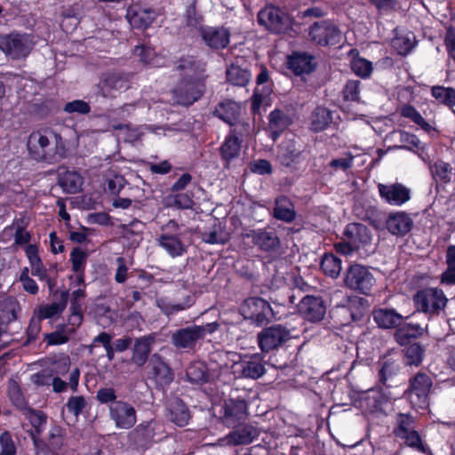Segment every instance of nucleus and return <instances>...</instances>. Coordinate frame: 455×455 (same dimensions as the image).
<instances>
[{
	"label": "nucleus",
	"mask_w": 455,
	"mask_h": 455,
	"mask_svg": "<svg viewBox=\"0 0 455 455\" xmlns=\"http://www.w3.org/2000/svg\"><path fill=\"white\" fill-rule=\"evenodd\" d=\"M27 147L29 156L36 161L53 164L60 162L67 155V148L62 137L51 128L31 132Z\"/></svg>",
	"instance_id": "1"
},
{
	"label": "nucleus",
	"mask_w": 455,
	"mask_h": 455,
	"mask_svg": "<svg viewBox=\"0 0 455 455\" xmlns=\"http://www.w3.org/2000/svg\"><path fill=\"white\" fill-rule=\"evenodd\" d=\"M415 310L423 313L428 320L445 315L448 299L443 291L437 287L419 290L412 297Z\"/></svg>",
	"instance_id": "2"
},
{
	"label": "nucleus",
	"mask_w": 455,
	"mask_h": 455,
	"mask_svg": "<svg viewBox=\"0 0 455 455\" xmlns=\"http://www.w3.org/2000/svg\"><path fill=\"white\" fill-rule=\"evenodd\" d=\"M219 327L220 324L217 322L183 327L172 332L171 343L177 349L193 351L206 335L213 333Z\"/></svg>",
	"instance_id": "3"
},
{
	"label": "nucleus",
	"mask_w": 455,
	"mask_h": 455,
	"mask_svg": "<svg viewBox=\"0 0 455 455\" xmlns=\"http://www.w3.org/2000/svg\"><path fill=\"white\" fill-rule=\"evenodd\" d=\"M36 43L31 34L12 32L0 37V49L13 60H24L31 53Z\"/></svg>",
	"instance_id": "4"
},
{
	"label": "nucleus",
	"mask_w": 455,
	"mask_h": 455,
	"mask_svg": "<svg viewBox=\"0 0 455 455\" xmlns=\"http://www.w3.org/2000/svg\"><path fill=\"white\" fill-rule=\"evenodd\" d=\"M258 22L273 34H286L292 29V18L274 4H267L258 13Z\"/></svg>",
	"instance_id": "5"
},
{
	"label": "nucleus",
	"mask_w": 455,
	"mask_h": 455,
	"mask_svg": "<svg viewBox=\"0 0 455 455\" xmlns=\"http://www.w3.org/2000/svg\"><path fill=\"white\" fill-rule=\"evenodd\" d=\"M241 312L245 319L257 326H263L276 319L268 301L259 297H250L241 305Z\"/></svg>",
	"instance_id": "6"
},
{
	"label": "nucleus",
	"mask_w": 455,
	"mask_h": 455,
	"mask_svg": "<svg viewBox=\"0 0 455 455\" xmlns=\"http://www.w3.org/2000/svg\"><path fill=\"white\" fill-rule=\"evenodd\" d=\"M375 282L370 269L360 264L351 265L344 277V283L347 288L364 295L371 293Z\"/></svg>",
	"instance_id": "7"
},
{
	"label": "nucleus",
	"mask_w": 455,
	"mask_h": 455,
	"mask_svg": "<svg viewBox=\"0 0 455 455\" xmlns=\"http://www.w3.org/2000/svg\"><path fill=\"white\" fill-rule=\"evenodd\" d=\"M291 331L282 324L264 328L257 335L258 345L263 353H269L291 339Z\"/></svg>",
	"instance_id": "8"
},
{
	"label": "nucleus",
	"mask_w": 455,
	"mask_h": 455,
	"mask_svg": "<svg viewBox=\"0 0 455 455\" xmlns=\"http://www.w3.org/2000/svg\"><path fill=\"white\" fill-rule=\"evenodd\" d=\"M310 40L317 45H336L340 43L342 32L332 21L326 20L315 22L310 28Z\"/></svg>",
	"instance_id": "9"
},
{
	"label": "nucleus",
	"mask_w": 455,
	"mask_h": 455,
	"mask_svg": "<svg viewBox=\"0 0 455 455\" xmlns=\"http://www.w3.org/2000/svg\"><path fill=\"white\" fill-rule=\"evenodd\" d=\"M432 379L425 372H418L410 379L409 388L405 394L414 408H425L428 404V394L432 387Z\"/></svg>",
	"instance_id": "10"
},
{
	"label": "nucleus",
	"mask_w": 455,
	"mask_h": 455,
	"mask_svg": "<svg viewBox=\"0 0 455 455\" xmlns=\"http://www.w3.org/2000/svg\"><path fill=\"white\" fill-rule=\"evenodd\" d=\"M146 369L147 378L157 387L168 386L174 379L172 370L158 353L151 355Z\"/></svg>",
	"instance_id": "11"
},
{
	"label": "nucleus",
	"mask_w": 455,
	"mask_h": 455,
	"mask_svg": "<svg viewBox=\"0 0 455 455\" xmlns=\"http://www.w3.org/2000/svg\"><path fill=\"white\" fill-rule=\"evenodd\" d=\"M204 89V83L200 79H181L173 89V94L177 103L189 106L201 98Z\"/></svg>",
	"instance_id": "12"
},
{
	"label": "nucleus",
	"mask_w": 455,
	"mask_h": 455,
	"mask_svg": "<svg viewBox=\"0 0 455 455\" xmlns=\"http://www.w3.org/2000/svg\"><path fill=\"white\" fill-rule=\"evenodd\" d=\"M109 418L117 428L130 429L137 421L134 407L127 402L118 400L108 406Z\"/></svg>",
	"instance_id": "13"
},
{
	"label": "nucleus",
	"mask_w": 455,
	"mask_h": 455,
	"mask_svg": "<svg viewBox=\"0 0 455 455\" xmlns=\"http://www.w3.org/2000/svg\"><path fill=\"white\" fill-rule=\"evenodd\" d=\"M232 367L235 376L241 379H258L266 373L265 364L257 355L235 361Z\"/></svg>",
	"instance_id": "14"
},
{
	"label": "nucleus",
	"mask_w": 455,
	"mask_h": 455,
	"mask_svg": "<svg viewBox=\"0 0 455 455\" xmlns=\"http://www.w3.org/2000/svg\"><path fill=\"white\" fill-rule=\"evenodd\" d=\"M243 237L251 239L253 245L265 252H275L281 246L276 233L265 228L250 229L243 234Z\"/></svg>",
	"instance_id": "15"
},
{
	"label": "nucleus",
	"mask_w": 455,
	"mask_h": 455,
	"mask_svg": "<svg viewBox=\"0 0 455 455\" xmlns=\"http://www.w3.org/2000/svg\"><path fill=\"white\" fill-rule=\"evenodd\" d=\"M299 312L304 319L312 323H317L323 319L326 307L321 297L307 295L300 300Z\"/></svg>",
	"instance_id": "16"
},
{
	"label": "nucleus",
	"mask_w": 455,
	"mask_h": 455,
	"mask_svg": "<svg viewBox=\"0 0 455 455\" xmlns=\"http://www.w3.org/2000/svg\"><path fill=\"white\" fill-rule=\"evenodd\" d=\"M206 63L194 56L181 57L177 62L175 68L180 72L182 79L201 80L204 83V72Z\"/></svg>",
	"instance_id": "17"
},
{
	"label": "nucleus",
	"mask_w": 455,
	"mask_h": 455,
	"mask_svg": "<svg viewBox=\"0 0 455 455\" xmlns=\"http://www.w3.org/2000/svg\"><path fill=\"white\" fill-rule=\"evenodd\" d=\"M380 197L387 204L400 206L411 199V190L402 183L379 184Z\"/></svg>",
	"instance_id": "18"
},
{
	"label": "nucleus",
	"mask_w": 455,
	"mask_h": 455,
	"mask_svg": "<svg viewBox=\"0 0 455 455\" xmlns=\"http://www.w3.org/2000/svg\"><path fill=\"white\" fill-rule=\"evenodd\" d=\"M156 343V335L149 334L135 339L132 349L131 361L137 367H142L149 361L150 354L154 344Z\"/></svg>",
	"instance_id": "19"
},
{
	"label": "nucleus",
	"mask_w": 455,
	"mask_h": 455,
	"mask_svg": "<svg viewBox=\"0 0 455 455\" xmlns=\"http://www.w3.org/2000/svg\"><path fill=\"white\" fill-rule=\"evenodd\" d=\"M222 410V422L228 427H235L246 418L247 405L243 400L226 401Z\"/></svg>",
	"instance_id": "20"
},
{
	"label": "nucleus",
	"mask_w": 455,
	"mask_h": 455,
	"mask_svg": "<svg viewBox=\"0 0 455 455\" xmlns=\"http://www.w3.org/2000/svg\"><path fill=\"white\" fill-rule=\"evenodd\" d=\"M127 88V76L119 73L106 74L99 83V93L104 98H114L118 92Z\"/></svg>",
	"instance_id": "21"
},
{
	"label": "nucleus",
	"mask_w": 455,
	"mask_h": 455,
	"mask_svg": "<svg viewBox=\"0 0 455 455\" xmlns=\"http://www.w3.org/2000/svg\"><path fill=\"white\" fill-rule=\"evenodd\" d=\"M391 138L400 142L399 145L395 146V148H403L412 151L416 153L424 162L427 161L424 152L425 147L422 145L421 141L416 135L404 131H397L391 134Z\"/></svg>",
	"instance_id": "22"
},
{
	"label": "nucleus",
	"mask_w": 455,
	"mask_h": 455,
	"mask_svg": "<svg viewBox=\"0 0 455 455\" xmlns=\"http://www.w3.org/2000/svg\"><path fill=\"white\" fill-rule=\"evenodd\" d=\"M227 436L226 441L230 445H245L253 442L259 436V431L251 425H237L233 427Z\"/></svg>",
	"instance_id": "23"
},
{
	"label": "nucleus",
	"mask_w": 455,
	"mask_h": 455,
	"mask_svg": "<svg viewBox=\"0 0 455 455\" xmlns=\"http://www.w3.org/2000/svg\"><path fill=\"white\" fill-rule=\"evenodd\" d=\"M345 236L352 242L356 249L365 247L371 243V234L369 228L361 223H350L347 226Z\"/></svg>",
	"instance_id": "24"
},
{
	"label": "nucleus",
	"mask_w": 455,
	"mask_h": 455,
	"mask_svg": "<svg viewBox=\"0 0 455 455\" xmlns=\"http://www.w3.org/2000/svg\"><path fill=\"white\" fill-rule=\"evenodd\" d=\"M204 42L211 48L223 49L229 44V32L223 28H204L201 29Z\"/></svg>",
	"instance_id": "25"
},
{
	"label": "nucleus",
	"mask_w": 455,
	"mask_h": 455,
	"mask_svg": "<svg viewBox=\"0 0 455 455\" xmlns=\"http://www.w3.org/2000/svg\"><path fill=\"white\" fill-rule=\"evenodd\" d=\"M242 131H238V127L235 126L232 131L231 134L228 136L221 145L220 150L222 159L227 164L235 158H237L240 155L242 140L239 139L238 134L243 135Z\"/></svg>",
	"instance_id": "26"
},
{
	"label": "nucleus",
	"mask_w": 455,
	"mask_h": 455,
	"mask_svg": "<svg viewBox=\"0 0 455 455\" xmlns=\"http://www.w3.org/2000/svg\"><path fill=\"white\" fill-rule=\"evenodd\" d=\"M288 67L297 75L309 74L315 68L314 56L307 52H293L288 57Z\"/></svg>",
	"instance_id": "27"
},
{
	"label": "nucleus",
	"mask_w": 455,
	"mask_h": 455,
	"mask_svg": "<svg viewBox=\"0 0 455 455\" xmlns=\"http://www.w3.org/2000/svg\"><path fill=\"white\" fill-rule=\"evenodd\" d=\"M386 225L392 235L403 236L411 231L413 220L405 212H395L389 214Z\"/></svg>",
	"instance_id": "28"
},
{
	"label": "nucleus",
	"mask_w": 455,
	"mask_h": 455,
	"mask_svg": "<svg viewBox=\"0 0 455 455\" xmlns=\"http://www.w3.org/2000/svg\"><path fill=\"white\" fill-rule=\"evenodd\" d=\"M302 150L294 140H289L283 141L278 147L277 160L284 167H291L299 162Z\"/></svg>",
	"instance_id": "29"
},
{
	"label": "nucleus",
	"mask_w": 455,
	"mask_h": 455,
	"mask_svg": "<svg viewBox=\"0 0 455 455\" xmlns=\"http://www.w3.org/2000/svg\"><path fill=\"white\" fill-rule=\"evenodd\" d=\"M167 417L170 421L178 427H185L191 418L188 406L179 398L169 402Z\"/></svg>",
	"instance_id": "30"
},
{
	"label": "nucleus",
	"mask_w": 455,
	"mask_h": 455,
	"mask_svg": "<svg viewBox=\"0 0 455 455\" xmlns=\"http://www.w3.org/2000/svg\"><path fill=\"white\" fill-rule=\"evenodd\" d=\"M127 17L134 28H147L156 20V12L151 8L132 7L128 10Z\"/></svg>",
	"instance_id": "31"
},
{
	"label": "nucleus",
	"mask_w": 455,
	"mask_h": 455,
	"mask_svg": "<svg viewBox=\"0 0 455 455\" xmlns=\"http://www.w3.org/2000/svg\"><path fill=\"white\" fill-rule=\"evenodd\" d=\"M373 319L379 327L392 329L401 324L403 316L392 308H378L373 311Z\"/></svg>",
	"instance_id": "32"
},
{
	"label": "nucleus",
	"mask_w": 455,
	"mask_h": 455,
	"mask_svg": "<svg viewBox=\"0 0 455 455\" xmlns=\"http://www.w3.org/2000/svg\"><path fill=\"white\" fill-rule=\"evenodd\" d=\"M268 121V130L273 140H276L280 134L291 124L289 116L280 109L273 110L269 115Z\"/></svg>",
	"instance_id": "33"
},
{
	"label": "nucleus",
	"mask_w": 455,
	"mask_h": 455,
	"mask_svg": "<svg viewBox=\"0 0 455 455\" xmlns=\"http://www.w3.org/2000/svg\"><path fill=\"white\" fill-rule=\"evenodd\" d=\"M159 245L172 257H179L186 252V246L177 235L163 233L157 238Z\"/></svg>",
	"instance_id": "34"
},
{
	"label": "nucleus",
	"mask_w": 455,
	"mask_h": 455,
	"mask_svg": "<svg viewBox=\"0 0 455 455\" xmlns=\"http://www.w3.org/2000/svg\"><path fill=\"white\" fill-rule=\"evenodd\" d=\"M273 216L276 220L286 223H291L295 220L296 212L294 210V205L288 197L281 196L275 199Z\"/></svg>",
	"instance_id": "35"
},
{
	"label": "nucleus",
	"mask_w": 455,
	"mask_h": 455,
	"mask_svg": "<svg viewBox=\"0 0 455 455\" xmlns=\"http://www.w3.org/2000/svg\"><path fill=\"white\" fill-rule=\"evenodd\" d=\"M426 330L427 327H422L419 324L406 323L395 331L394 339L399 345L405 346L408 345L411 339L421 337Z\"/></svg>",
	"instance_id": "36"
},
{
	"label": "nucleus",
	"mask_w": 455,
	"mask_h": 455,
	"mask_svg": "<svg viewBox=\"0 0 455 455\" xmlns=\"http://www.w3.org/2000/svg\"><path fill=\"white\" fill-rule=\"evenodd\" d=\"M239 111L240 108L235 101L227 100L217 105L214 115L231 126H235Z\"/></svg>",
	"instance_id": "37"
},
{
	"label": "nucleus",
	"mask_w": 455,
	"mask_h": 455,
	"mask_svg": "<svg viewBox=\"0 0 455 455\" xmlns=\"http://www.w3.org/2000/svg\"><path fill=\"white\" fill-rule=\"evenodd\" d=\"M331 122V112L326 108L317 107L310 116V129L315 132H323Z\"/></svg>",
	"instance_id": "38"
},
{
	"label": "nucleus",
	"mask_w": 455,
	"mask_h": 455,
	"mask_svg": "<svg viewBox=\"0 0 455 455\" xmlns=\"http://www.w3.org/2000/svg\"><path fill=\"white\" fill-rule=\"evenodd\" d=\"M186 376L193 384H203L209 380L210 374L206 364L201 361L189 363L186 370Z\"/></svg>",
	"instance_id": "39"
},
{
	"label": "nucleus",
	"mask_w": 455,
	"mask_h": 455,
	"mask_svg": "<svg viewBox=\"0 0 455 455\" xmlns=\"http://www.w3.org/2000/svg\"><path fill=\"white\" fill-rule=\"evenodd\" d=\"M68 297V291H61L59 301L52 302L39 308L38 317L40 319H47L60 315L67 307Z\"/></svg>",
	"instance_id": "40"
},
{
	"label": "nucleus",
	"mask_w": 455,
	"mask_h": 455,
	"mask_svg": "<svg viewBox=\"0 0 455 455\" xmlns=\"http://www.w3.org/2000/svg\"><path fill=\"white\" fill-rule=\"evenodd\" d=\"M194 304V297L188 295L184 301L181 303H173L165 299H158L156 306L167 316L176 314L177 312L183 311L190 307Z\"/></svg>",
	"instance_id": "41"
},
{
	"label": "nucleus",
	"mask_w": 455,
	"mask_h": 455,
	"mask_svg": "<svg viewBox=\"0 0 455 455\" xmlns=\"http://www.w3.org/2000/svg\"><path fill=\"white\" fill-rule=\"evenodd\" d=\"M83 184V179L76 172H65L59 179V185L68 194L77 193Z\"/></svg>",
	"instance_id": "42"
},
{
	"label": "nucleus",
	"mask_w": 455,
	"mask_h": 455,
	"mask_svg": "<svg viewBox=\"0 0 455 455\" xmlns=\"http://www.w3.org/2000/svg\"><path fill=\"white\" fill-rule=\"evenodd\" d=\"M433 179L438 183L447 184L451 181L452 167L449 163L437 160L429 166Z\"/></svg>",
	"instance_id": "43"
},
{
	"label": "nucleus",
	"mask_w": 455,
	"mask_h": 455,
	"mask_svg": "<svg viewBox=\"0 0 455 455\" xmlns=\"http://www.w3.org/2000/svg\"><path fill=\"white\" fill-rule=\"evenodd\" d=\"M395 36L392 39V47L400 55H407L414 46V36L412 33L398 34L397 29L394 30Z\"/></svg>",
	"instance_id": "44"
},
{
	"label": "nucleus",
	"mask_w": 455,
	"mask_h": 455,
	"mask_svg": "<svg viewBox=\"0 0 455 455\" xmlns=\"http://www.w3.org/2000/svg\"><path fill=\"white\" fill-rule=\"evenodd\" d=\"M415 429V419L409 413H397L395 416V426L393 434L400 438L405 434Z\"/></svg>",
	"instance_id": "45"
},
{
	"label": "nucleus",
	"mask_w": 455,
	"mask_h": 455,
	"mask_svg": "<svg viewBox=\"0 0 455 455\" xmlns=\"http://www.w3.org/2000/svg\"><path fill=\"white\" fill-rule=\"evenodd\" d=\"M362 90L363 84L359 80H348L343 89V100L346 101H352L361 103L362 101Z\"/></svg>",
	"instance_id": "46"
},
{
	"label": "nucleus",
	"mask_w": 455,
	"mask_h": 455,
	"mask_svg": "<svg viewBox=\"0 0 455 455\" xmlns=\"http://www.w3.org/2000/svg\"><path fill=\"white\" fill-rule=\"evenodd\" d=\"M431 94L436 100L445 106L453 107L455 105V89L452 87L433 86Z\"/></svg>",
	"instance_id": "47"
},
{
	"label": "nucleus",
	"mask_w": 455,
	"mask_h": 455,
	"mask_svg": "<svg viewBox=\"0 0 455 455\" xmlns=\"http://www.w3.org/2000/svg\"><path fill=\"white\" fill-rule=\"evenodd\" d=\"M425 347L419 343H412L405 349L404 363L419 366L424 358Z\"/></svg>",
	"instance_id": "48"
},
{
	"label": "nucleus",
	"mask_w": 455,
	"mask_h": 455,
	"mask_svg": "<svg viewBox=\"0 0 455 455\" xmlns=\"http://www.w3.org/2000/svg\"><path fill=\"white\" fill-rule=\"evenodd\" d=\"M226 74L228 81L236 86H245L250 80V73L238 66H230Z\"/></svg>",
	"instance_id": "49"
},
{
	"label": "nucleus",
	"mask_w": 455,
	"mask_h": 455,
	"mask_svg": "<svg viewBox=\"0 0 455 455\" xmlns=\"http://www.w3.org/2000/svg\"><path fill=\"white\" fill-rule=\"evenodd\" d=\"M72 331L65 324H59L53 332L45 335L48 345H61L69 340Z\"/></svg>",
	"instance_id": "50"
},
{
	"label": "nucleus",
	"mask_w": 455,
	"mask_h": 455,
	"mask_svg": "<svg viewBox=\"0 0 455 455\" xmlns=\"http://www.w3.org/2000/svg\"><path fill=\"white\" fill-rule=\"evenodd\" d=\"M321 268L326 275L337 277L342 268L341 260L332 254H326L322 259Z\"/></svg>",
	"instance_id": "51"
},
{
	"label": "nucleus",
	"mask_w": 455,
	"mask_h": 455,
	"mask_svg": "<svg viewBox=\"0 0 455 455\" xmlns=\"http://www.w3.org/2000/svg\"><path fill=\"white\" fill-rule=\"evenodd\" d=\"M401 115L420 126L424 131L429 132L431 125L423 118L420 113L411 105H403L401 108Z\"/></svg>",
	"instance_id": "52"
},
{
	"label": "nucleus",
	"mask_w": 455,
	"mask_h": 455,
	"mask_svg": "<svg viewBox=\"0 0 455 455\" xmlns=\"http://www.w3.org/2000/svg\"><path fill=\"white\" fill-rule=\"evenodd\" d=\"M351 69L358 76L362 78H368L373 71L372 63L361 57L354 58L351 61Z\"/></svg>",
	"instance_id": "53"
},
{
	"label": "nucleus",
	"mask_w": 455,
	"mask_h": 455,
	"mask_svg": "<svg viewBox=\"0 0 455 455\" xmlns=\"http://www.w3.org/2000/svg\"><path fill=\"white\" fill-rule=\"evenodd\" d=\"M27 418L33 427V430L30 431V435L34 433L36 436L39 437L46 424V415L41 411L29 409Z\"/></svg>",
	"instance_id": "54"
},
{
	"label": "nucleus",
	"mask_w": 455,
	"mask_h": 455,
	"mask_svg": "<svg viewBox=\"0 0 455 455\" xmlns=\"http://www.w3.org/2000/svg\"><path fill=\"white\" fill-rule=\"evenodd\" d=\"M400 439L404 440V443L407 446L421 452L427 454L430 452V450L427 446H426L418 431L415 429L413 431H410V433L405 434L401 436Z\"/></svg>",
	"instance_id": "55"
},
{
	"label": "nucleus",
	"mask_w": 455,
	"mask_h": 455,
	"mask_svg": "<svg viewBox=\"0 0 455 455\" xmlns=\"http://www.w3.org/2000/svg\"><path fill=\"white\" fill-rule=\"evenodd\" d=\"M70 364V358L68 355H60L53 359L47 369L52 377L62 376L68 372Z\"/></svg>",
	"instance_id": "56"
},
{
	"label": "nucleus",
	"mask_w": 455,
	"mask_h": 455,
	"mask_svg": "<svg viewBox=\"0 0 455 455\" xmlns=\"http://www.w3.org/2000/svg\"><path fill=\"white\" fill-rule=\"evenodd\" d=\"M202 240L210 244H224L228 241L220 226L214 225L211 230L202 233Z\"/></svg>",
	"instance_id": "57"
},
{
	"label": "nucleus",
	"mask_w": 455,
	"mask_h": 455,
	"mask_svg": "<svg viewBox=\"0 0 455 455\" xmlns=\"http://www.w3.org/2000/svg\"><path fill=\"white\" fill-rule=\"evenodd\" d=\"M2 316L12 322L17 319V312L20 310V305L18 301L12 298L5 299L1 303Z\"/></svg>",
	"instance_id": "58"
},
{
	"label": "nucleus",
	"mask_w": 455,
	"mask_h": 455,
	"mask_svg": "<svg viewBox=\"0 0 455 455\" xmlns=\"http://www.w3.org/2000/svg\"><path fill=\"white\" fill-rule=\"evenodd\" d=\"M88 403L83 395H72L66 403L68 411L76 418L83 413Z\"/></svg>",
	"instance_id": "59"
},
{
	"label": "nucleus",
	"mask_w": 455,
	"mask_h": 455,
	"mask_svg": "<svg viewBox=\"0 0 455 455\" xmlns=\"http://www.w3.org/2000/svg\"><path fill=\"white\" fill-rule=\"evenodd\" d=\"M47 442L50 443L52 450L59 455L64 443V430L59 426H54L50 429L48 434Z\"/></svg>",
	"instance_id": "60"
},
{
	"label": "nucleus",
	"mask_w": 455,
	"mask_h": 455,
	"mask_svg": "<svg viewBox=\"0 0 455 455\" xmlns=\"http://www.w3.org/2000/svg\"><path fill=\"white\" fill-rule=\"evenodd\" d=\"M87 260V253L79 249L74 248L70 253V261L72 263V270L76 273L84 272Z\"/></svg>",
	"instance_id": "61"
},
{
	"label": "nucleus",
	"mask_w": 455,
	"mask_h": 455,
	"mask_svg": "<svg viewBox=\"0 0 455 455\" xmlns=\"http://www.w3.org/2000/svg\"><path fill=\"white\" fill-rule=\"evenodd\" d=\"M0 455H16V444L8 431L0 435Z\"/></svg>",
	"instance_id": "62"
},
{
	"label": "nucleus",
	"mask_w": 455,
	"mask_h": 455,
	"mask_svg": "<svg viewBox=\"0 0 455 455\" xmlns=\"http://www.w3.org/2000/svg\"><path fill=\"white\" fill-rule=\"evenodd\" d=\"M31 439L33 440L36 455H59L52 450L47 441L36 436L34 433L31 434Z\"/></svg>",
	"instance_id": "63"
},
{
	"label": "nucleus",
	"mask_w": 455,
	"mask_h": 455,
	"mask_svg": "<svg viewBox=\"0 0 455 455\" xmlns=\"http://www.w3.org/2000/svg\"><path fill=\"white\" fill-rule=\"evenodd\" d=\"M398 370L399 365L395 362L391 360L383 362L379 370V380L385 384L389 378L397 373Z\"/></svg>",
	"instance_id": "64"
}]
</instances>
